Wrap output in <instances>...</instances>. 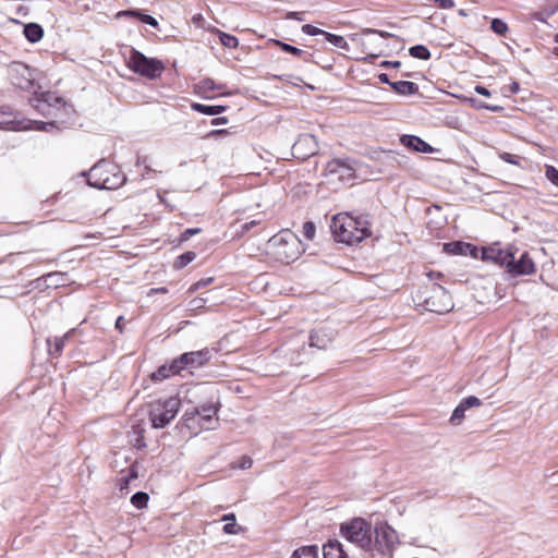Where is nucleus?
Segmentation results:
<instances>
[{
	"label": "nucleus",
	"mask_w": 558,
	"mask_h": 558,
	"mask_svg": "<svg viewBox=\"0 0 558 558\" xmlns=\"http://www.w3.org/2000/svg\"><path fill=\"white\" fill-rule=\"evenodd\" d=\"M254 225H255V221H251V222H248V223H245V225L243 226V229H244V230H248V229H250V227H252V226H254Z\"/></svg>",
	"instance_id": "obj_60"
},
{
	"label": "nucleus",
	"mask_w": 558,
	"mask_h": 558,
	"mask_svg": "<svg viewBox=\"0 0 558 558\" xmlns=\"http://www.w3.org/2000/svg\"><path fill=\"white\" fill-rule=\"evenodd\" d=\"M180 399L170 397L163 401L157 400L150 404L149 418L154 428H163L177 415L180 409Z\"/></svg>",
	"instance_id": "obj_7"
},
{
	"label": "nucleus",
	"mask_w": 558,
	"mask_h": 558,
	"mask_svg": "<svg viewBox=\"0 0 558 558\" xmlns=\"http://www.w3.org/2000/svg\"><path fill=\"white\" fill-rule=\"evenodd\" d=\"M199 231H201V229H198V228H191V229H186V230L182 233L181 239H182L183 241H186V240H189V239H190V236H192V235H194V234L198 233Z\"/></svg>",
	"instance_id": "obj_47"
},
{
	"label": "nucleus",
	"mask_w": 558,
	"mask_h": 558,
	"mask_svg": "<svg viewBox=\"0 0 558 558\" xmlns=\"http://www.w3.org/2000/svg\"><path fill=\"white\" fill-rule=\"evenodd\" d=\"M471 244L460 241L444 244V251L453 255H465L468 252H471Z\"/></svg>",
	"instance_id": "obj_22"
},
{
	"label": "nucleus",
	"mask_w": 558,
	"mask_h": 558,
	"mask_svg": "<svg viewBox=\"0 0 558 558\" xmlns=\"http://www.w3.org/2000/svg\"><path fill=\"white\" fill-rule=\"evenodd\" d=\"M287 17L288 19L298 20V21H302V17L300 16L299 12H289Z\"/></svg>",
	"instance_id": "obj_58"
},
{
	"label": "nucleus",
	"mask_w": 558,
	"mask_h": 558,
	"mask_svg": "<svg viewBox=\"0 0 558 558\" xmlns=\"http://www.w3.org/2000/svg\"><path fill=\"white\" fill-rule=\"evenodd\" d=\"M514 247L508 246L502 248L499 243H495L490 246L483 247L482 258L484 260H492L497 265L505 266L510 265L513 262Z\"/></svg>",
	"instance_id": "obj_13"
},
{
	"label": "nucleus",
	"mask_w": 558,
	"mask_h": 558,
	"mask_svg": "<svg viewBox=\"0 0 558 558\" xmlns=\"http://www.w3.org/2000/svg\"><path fill=\"white\" fill-rule=\"evenodd\" d=\"M290 558H318V547L302 546L295 549Z\"/></svg>",
	"instance_id": "obj_26"
},
{
	"label": "nucleus",
	"mask_w": 558,
	"mask_h": 558,
	"mask_svg": "<svg viewBox=\"0 0 558 558\" xmlns=\"http://www.w3.org/2000/svg\"><path fill=\"white\" fill-rule=\"evenodd\" d=\"M336 337V331L328 327H319L312 330L310 335V347L319 350L327 349Z\"/></svg>",
	"instance_id": "obj_17"
},
{
	"label": "nucleus",
	"mask_w": 558,
	"mask_h": 558,
	"mask_svg": "<svg viewBox=\"0 0 558 558\" xmlns=\"http://www.w3.org/2000/svg\"><path fill=\"white\" fill-rule=\"evenodd\" d=\"M195 257H196V254L194 252H191V251L185 252L177 257L173 266L177 269H182L185 266H187L190 263H192L195 259Z\"/></svg>",
	"instance_id": "obj_28"
},
{
	"label": "nucleus",
	"mask_w": 558,
	"mask_h": 558,
	"mask_svg": "<svg viewBox=\"0 0 558 558\" xmlns=\"http://www.w3.org/2000/svg\"><path fill=\"white\" fill-rule=\"evenodd\" d=\"M252 465H253V460L247 456H243V457H241V459L239 460V462L235 466L241 470H246V469H250Z\"/></svg>",
	"instance_id": "obj_41"
},
{
	"label": "nucleus",
	"mask_w": 558,
	"mask_h": 558,
	"mask_svg": "<svg viewBox=\"0 0 558 558\" xmlns=\"http://www.w3.org/2000/svg\"><path fill=\"white\" fill-rule=\"evenodd\" d=\"M500 158L508 162V163H511V165H518L519 163V160H518V157L512 155V154H509V153H502L500 155Z\"/></svg>",
	"instance_id": "obj_44"
},
{
	"label": "nucleus",
	"mask_w": 558,
	"mask_h": 558,
	"mask_svg": "<svg viewBox=\"0 0 558 558\" xmlns=\"http://www.w3.org/2000/svg\"><path fill=\"white\" fill-rule=\"evenodd\" d=\"M124 476L126 478H129L130 481L137 478L138 474H137L135 466H131L129 473Z\"/></svg>",
	"instance_id": "obj_52"
},
{
	"label": "nucleus",
	"mask_w": 558,
	"mask_h": 558,
	"mask_svg": "<svg viewBox=\"0 0 558 558\" xmlns=\"http://www.w3.org/2000/svg\"><path fill=\"white\" fill-rule=\"evenodd\" d=\"M206 302H207V299H205V298H195L192 301H190L189 305H190V308L194 311V310H199V308L204 307Z\"/></svg>",
	"instance_id": "obj_42"
},
{
	"label": "nucleus",
	"mask_w": 558,
	"mask_h": 558,
	"mask_svg": "<svg viewBox=\"0 0 558 558\" xmlns=\"http://www.w3.org/2000/svg\"><path fill=\"white\" fill-rule=\"evenodd\" d=\"M179 373L180 372L178 369V366H177V363L174 360L169 365H161L160 367H158V369L155 371L150 375V378L154 381H160V380H163V379L170 377L171 375L179 374Z\"/></svg>",
	"instance_id": "obj_20"
},
{
	"label": "nucleus",
	"mask_w": 558,
	"mask_h": 558,
	"mask_svg": "<svg viewBox=\"0 0 558 558\" xmlns=\"http://www.w3.org/2000/svg\"><path fill=\"white\" fill-rule=\"evenodd\" d=\"M130 480L126 478L125 476H122L120 480H119V488L121 492L123 490H128V487H129V484H130Z\"/></svg>",
	"instance_id": "obj_49"
},
{
	"label": "nucleus",
	"mask_w": 558,
	"mask_h": 558,
	"mask_svg": "<svg viewBox=\"0 0 558 558\" xmlns=\"http://www.w3.org/2000/svg\"><path fill=\"white\" fill-rule=\"evenodd\" d=\"M465 407L460 402L459 405L453 410L450 421L453 424H459L464 417Z\"/></svg>",
	"instance_id": "obj_36"
},
{
	"label": "nucleus",
	"mask_w": 558,
	"mask_h": 558,
	"mask_svg": "<svg viewBox=\"0 0 558 558\" xmlns=\"http://www.w3.org/2000/svg\"><path fill=\"white\" fill-rule=\"evenodd\" d=\"M409 53L411 57L421 59V60H428L430 58V52L424 45H416L409 49Z\"/></svg>",
	"instance_id": "obj_27"
},
{
	"label": "nucleus",
	"mask_w": 558,
	"mask_h": 558,
	"mask_svg": "<svg viewBox=\"0 0 558 558\" xmlns=\"http://www.w3.org/2000/svg\"><path fill=\"white\" fill-rule=\"evenodd\" d=\"M151 291L167 292V289L166 288H160V289H153Z\"/></svg>",
	"instance_id": "obj_62"
},
{
	"label": "nucleus",
	"mask_w": 558,
	"mask_h": 558,
	"mask_svg": "<svg viewBox=\"0 0 558 558\" xmlns=\"http://www.w3.org/2000/svg\"><path fill=\"white\" fill-rule=\"evenodd\" d=\"M272 241L277 245L275 255L282 263L289 264L299 257V240L294 234L284 232L272 238Z\"/></svg>",
	"instance_id": "obj_10"
},
{
	"label": "nucleus",
	"mask_w": 558,
	"mask_h": 558,
	"mask_svg": "<svg viewBox=\"0 0 558 558\" xmlns=\"http://www.w3.org/2000/svg\"><path fill=\"white\" fill-rule=\"evenodd\" d=\"M490 28L498 35H505L508 32V25L500 19H494L490 23Z\"/></svg>",
	"instance_id": "obj_35"
},
{
	"label": "nucleus",
	"mask_w": 558,
	"mask_h": 558,
	"mask_svg": "<svg viewBox=\"0 0 558 558\" xmlns=\"http://www.w3.org/2000/svg\"><path fill=\"white\" fill-rule=\"evenodd\" d=\"M227 123H228V119L226 117L214 118L211 120L213 125H220V124H227Z\"/></svg>",
	"instance_id": "obj_53"
},
{
	"label": "nucleus",
	"mask_w": 558,
	"mask_h": 558,
	"mask_svg": "<svg viewBox=\"0 0 558 558\" xmlns=\"http://www.w3.org/2000/svg\"><path fill=\"white\" fill-rule=\"evenodd\" d=\"M515 252L517 248H514L513 255ZM507 270L512 276L532 275L535 271V265L530 255L524 252L518 260L513 257V262H511L510 265H507Z\"/></svg>",
	"instance_id": "obj_16"
},
{
	"label": "nucleus",
	"mask_w": 558,
	"mask_h": 558,
	"mask_svg": "<svg viewBox=\"0 0 558 558\" xmlns=\"http://www.w3.org/2000/svg\"><path fill=\"white\" fill-rule=\"evenodd\" d=\"M218 408L214 403H206L201 407H195L191 411L186 410L183 420L187 428H195L194 422L198 418V426L201 429H214L217 424Z\"/></svg>",
	"instance_id": "obj_8"
},
{
	"label": "nucleus",
	"mask_w": 558,
	"mask_h": 558,
	"mask_svg": "<svg viewBox=\"0 0 558 558\" xmlns=\"http://www.w3.org/2000/svg\"><path fill=\"white\" fill-rule=\"evenodd\" d=\"M330 229L338 242L353 245L371 236L372 231L366 219L354 218L348 214H338L332 218Z\"/></svg>",
	"instance_id": "obj_2"
},
{
	"label": "nucleus",
	"mask_w": 558,
	"mask_h": 558,
	"mask_svg": "<svg viewBox=\"0 0 558 558\" xmlns=\"http://www.w3.org/2000/svg\"><path fill=\"white\" fill-rule=\"evenodd\" d=\"M302 32L306 35H311V36H316V35H324L325 36V31L318 28V27H315L311 24H305L302 26Z\"/></svg>",
	"instance_id": "obj_39"
},
{
	"label": "nucleus",
	"mask_w": 558,
	"mask_h": 558,
	"mask_svg": "<svg viewBox=\"0 0 558 558\" xmlns=\"http://www.w3.org/2000/svg\"><path fill=\"white\" fill-rule=\"evenodd\" d=\"M554 54L558 57V47L554 49Z\"/></svg>",
	"instance_id": "obj_63"
},
{
	"label": "nucleus",
	"mask_w": 558,
	"mask_h": 558,
	"mask_svg": "<svg viewBox=\"0 0 558 558\" xmlns=\"http://www.w3.org/2000/svg\"><path fill=\"white\" fill-rule=\"evenodd\" d=\"M465 409L481 405V400L477 397L470 396L461 401Z\"/></svg>",
	"instance_id": "obj_40"
},
{
	"label": "nucleus",
	"mask_w": 558,
	"mask_h": 558,
	"mask_svg": "<svg viewBox=\"0 0 558 558\" xmlns=\"http://www.w3.org/2000/svg\"><path fill=\"white\" fill-rule=\"evenodd\" d=\"M219 39L222 46L234 49L239 46V39L230 34L219 32Z\"/></svg>",
	"instance_id": "obj_31"
},
{
	"label": "nucleus",
	"mask_w": 558,
	"mask_h": 558,
	"mask_svg": "<svg viewBox=\"0 0 558 558\" xmlns=\"http://www.w3.org/2000/svg\"><path fill=\"white\" fill-rule=\"evenodd\" d=\"M378 78H379V81H380L381 83L389 84V85L391 86V83H392V82H390V81H389V77H388V75H387L386 73H380V74L378 75Z\"/></svg>",
	"instance_id": "obj_56"
},
{
	"label": "nucleus",
	"mask_w": 558,
	"mask_h": 558,
	"mask_svg": "<svg viewBox=\"0 0 558 558\" xmlns=\"http://www.w3.org/2000/svg\"><path fill=\"white\" fill-rule=\"evenodd\" d=\"M318 150V144L312 134H302L292 146V155L299 159H306L315 155Z\"/></svg>",
	"instance_id": "obj_15"
},
{
	"label": "nucleus",
	"mask_w": 558,
	"mask_h": 558,
	"mask_svg": "<svg viewBox=\"0 0 558 558\" xmlns=\"http://www.w3.org/2000/svg\"><path fill=\"white\" fill-rule=\"evenodd\" d=\"M435 3L440 9H451L454 7L453 0H435Z\"/></svg>",
	"instance_id": "obj_45"
},
{
	"label": "nucleus",
	"mask_w": 558,
	"mask_h": 558,
	"mask_svg": "<svg viewBox=\"0 0 558 558\" xmlns=\"http://www.w3.org/2000/svg\"><path fill=\"white\" fill-rule=\"evenodd\" d=\"M277 46H279L284 52H288V53H291V54H294L296 57H303L305 54V52L292 45H289L287 43H283V41H280V40H275L274 41Z\"/></svg>",
	"instance_id": "obj_34"
},
{
	"label": "nucleus",
	"mask_w": 558,
	"mask_h": 558,
	"mask_svg": "<svg viewBox=\"0 0 558 558\" xmlns=\"http://www.w3.org/2000/svg\"><path fill=\"white\" fill-rule=\"evenodd\" d=\"M324 558H348L342 545L338 541H329L323 547Z\"/></svg>",
	"instance_id": "obj_19"
},
{
	"label": "nucleus",
	"mask_w": 558,
	"mask_h": 558,
	"mask_svg": "<svg viewBox=\"0 0 558 558\" xmlns=\"http://www.w3.org/2000/svg\"><path fill=\"white\" fill-rule=\"evenodd\" d=\"M125 180L119 167L106 160L96 163L87 173L88 184L100 190H116L122 186Z\"/></svg>",
	"instance_id": "obj_3"
},
{
	"label": "nucleus",
	"mask_w": 558,
	"mask_h": 558,
	"mask_svg": "<svg viewBox=\"0 0 558 558\" xmlns=\"http://www.w3.org/2000/svg\"><path fill=\"white\" fill-rule=\"evenodd\" d=\"M356 162L350 158H335L327 162L324 175L330 181L337 179L342 183H349L355 177Z\"/></svg>",
	"instance_id": "obj_9"
},
{
	"label": "nucleus",
	"mask_w": 558,
	"mask_h": 558,
	"mask_svg": "<svg viewBox=\"0 0 558 558\" xmlns=\"http://www.w3.org/2000/svg\"><path fill=\"white\" fill-rule=\"evenodd\" d=\"M554 40H555V43L558 44V33L555 35Z\"/></svg>",
	"instance_id": "obj_64"
},
{
	"label": "nucleus",
	"mask_w": 558,
	"mask_h": 558,
	"mask_svg": "<svg viewBox=\"0 0 558 558\" xmlns=\"http://www.w3.org/2000/svg\"><path fill=\"white\" fill-rule=\"evenodd\" d=\"M223 532L227 533V534H236L238 533V530H236V524H235V521H232L230 523H226L225 526H223Z\"/></svg>",
	"instance_id": "obj_46"
},
{
	"label": "nucleus",
	"mask_w": 558,
	"mask_h": 558,
	"mask_svg": "<svg viewBox=\"0 0 558 558\" xmlns=\"http://www.w3.org/2000/svg\"><path fill=\"white\" fill-rule=\"evenodd\" d=\"M375 538L371 551H378L381 555L390 553L393 547L397 535L396 532L386 523L377 524L374 529Z\"/></svg>",
	"instance_id": "obj_12"
},
{
	"label": "nucleus",
	"mask_w": 558,
	"mask_h": 558,
	"mask_svg": "<svg viewBox=\"0 0 558 558\" xmlns=\"http://www.w3.org/2000/svg\"><path fill=\"white\" fill-rule=\"evenodd\" d=\"M391 88L400 95H414L418 92V86L414 82L398 81L391 83Z\"/></svg>",
	"instance_id": "obj_21"
},
{
	"label": "nucleus",
	"mask_w": 558,
	"mask_h": 558,
	"mask_svg": "<svg viewBox=\"0 0 558 558\" xmlns=\"http://www.w3.org/2000/svg\"><path fill=\"white\" fill-rule=\"evenodd\" d=\"M24 35L31 43H37L43 38L44 29L39 24L29 23L24 26Z\"/></svg>",
	"instance_id": "obj_24"
},
{
	"label": "nucleus",
	"mask_w": 558,
	"mask_h": 558,
	"mask_svg": "<svg viewBox=\"0 0 558 558\" xmlns=\"http://www.w3.org/2000/svg\"><path fill=\"white\" fill-rule=\"evenodd\" d=\"M416 299L426 311L436 314H446L453 308L451 296L444 287L437 283L418 292Z\"/></svg>",
	"instance_id": "obj_5"
},
{
	"label": "nucleus",
	"mask_w": 558,
	"mask_h": 558,
	"mask_svg": "<svg viewBox=\"0 0 558 558\" xmlns=\"http://www.w3.org/2000/svg\"><path fill=\"white\" fill-rule=\"evenodd\" d=\"M325 38L328 43H330L332 46H335L337 48L344 49V50L349 49V45H348L347 40L340 35H335V34L326 32Z\"/></svg>",
	"instance_id": "obj_29"
},
{
	"label": "nucleus",
	"mask_w": 558,
	"mask_h": 558,
	"mask_svg": "<svg viewBox=\"0 0 558 558\" xmlns=\"http://www.w3.org/2000/svg\"><path fill=\"white\" fill-rule=\"evenodd\" d=\"M383 66H392V68H398L400 66V61H384L381 63Z\"/></svg>",
	"instance_id": "obj_57"
},
{
	"label": "nucleus",
	"mask_w": 558,
	"mask_h": 558,
	"mask_svg": "<svg viewBox=\"0 0 558 558\" xmlns=\"http://www.w3.org/2000/svg\"><path fill=\"white\" fill-rule=\"evenodd\" d=\"M210 359V351L207 349L187 352L175 360L179 372L183 369H194L203 366Z\"/></svg>",
	"instance_id": "obj_14"
},
{
	"label": "nucleus",
	"mask_w": 558,
	"mask_h": 558,
	"mask_svg": "<svg viewBox=\"0 0 558 558\" xmlns=\"http://www.w3.org/2000/svg\"><path fill=\"white\" fill-rule=\"evenodd\" d=\"M34 70L22 62H12L8 66V76L12 85L23 90H31L35 84Z\"/></svg>",
	"instance_id": "obj_11"
},
{
	"label": "nucleus",
	"mask_w": 558,
	"mask_h": 558,
	"mask_svg": "<svg viewBox=\"0 0 558 558\" xmlns=\"http://www.w3.org/2000/svg\"><path fill=\"white\" fill-rule=\"evenodd\" d=\"M120 14H124V15H138L143 23H145L147 25H150V26H154V27H156L158 25L157 20L154 16H151V15L140 14V13H137L135 11H131V10L123 11Z\"/></svg>",
	"instance_id": "obj_33"
},
{
	"label": "nucleus",
	"mask_w": 558,
	"mask_h": 558,
	"mask_svg": "<svg viewBox=\"0 0 558 558\" xmlns=\"http://www.w3.org/2000/svg\"><path fill=\"white\" fill-rule=\"evenodd\" d=\"M477 108H481V109H487V110H490L493 112H497L501 109V107H498V106H489L487 104H484V102H478L476 105Z\"/></svg>",
	"instance_id": "obj_48"
},
{
	"label": "nucleus",
	"mask_w": 558,
	"mask_h": 558,
	"mask_svg": "<svg viewBox=\"0 0 558 558\" xmlns=\"http://www.w3.org/2000/svg\"><path fill=\"white\" fill-rule=\"evenodd\" d=\"M545 175L549 182L558 186V170L554 166H546Z\"/></svg>",
	"instance_id": "obj_37"
},
{
	"label": "nucleus",
	"mask_w": 558,
	"mask_h": 558,
	"mask_svg": "<svg viewBox=\"0 0 558 558\" xmlns=\"http://www.w3.org/2000/svg\"><path fill=\"white\" fill-rule=\"evenodd\" d=\"M198 87L204 93L207 92H214V90H220L222 88V85H217L214 80L211 78H204L198 83Z\"/></svg>",
	"instance_id": "obj_32"
},
{
	"label": "nucleus",
	"mask_w": 558,
	"mask_h": 558,
	"mask_svg": "<svg viewBox=\"0 0 558 558\" xmlns=\"http://www.w3.org/2000/svg\"><path fill=\"white\" fill-rule=\"evenodd\" d=\"M73 331L74 330L72 329L69 332H66L64 336L54 338L53 347H51V342H50V340H48L47 342H48V347H49V349H48L49 354L52 356H59L62 353V350H63L68 339L72 336Z\"/></svg>",
	"instance_id": "obj_23"
},
{
	"label": "nucleus",
	"mask_w": 558,
	"mask_h": 558,
	"mask_svg": "<svg viewBox=\"0 0 558 558\" xmlns=\"http://www.w3.org/2000/svg\"><path fill=\"white\" fill-rule=\"evenodd\" d=\"M123 316H119L118 319L116 320V328L122 332L123 331V328H124V323H123Z\"/></svg>",
	"instance_id": "obj_55"
},
{
	"label": "nucleus",
	"mask_w": 558,
	"mask_h": 558,
	"mask_svg": "<svg viewBox=\"0 0 558 558\" xmlns=\"http://www.w3.org/2000/svg\"><path fill=\"white\" fill-rule=\"evenodd\" d=\"M315 231H316V228L312 221H306L303 225V235L305 239H307L310 241L313 240L315 236Z\"/></svg>",
	"instance_id": "obj_38"
},
{
	"label": "nucleus",
	"mask_w": 558,
	"mask_h": 558,
	"mask_svg": "<svg viewBox=\"0 0 558 558\" xmlns=\"http://www.w3.org/2000/svg\"><path fill=\"white\" fill-rule=\"evenodd\" d=\"M221 133H226L225 130H215L211 132V134H221Z\"/></svg>",
	"instance_id": "obj_61"
},
{
	"label": "nucleus",
	"mask_w": 558,
	"mask_h": 558,
	"mask_svg": "<svg viewBox=\"0 0 558 558\" xmlns=\"http://www.w3.org/2000/svg\"><path fill=\"white\" fill-rule=\"evenodd\" d=\"M126 65L134 73L149 80H156L165 71V64L156 58H148L141 51L132 48L126 61Z\"/></svg>",
	"instance_id": "obj_6"
},
{
	"label": "nucleus",
	"mask_w": 558,
	"mask_h": 558,
	"mask_svg": "<svg viewBox=\"0 0 558 558\" xmlns=\"http://www.w3.org/2000/svg\"><path fill=\"white\" fill-rule=\"evenodd\" d=\"M341 535L350 543L356 545L365 551L373 548L372 525L362 518H354L344 522L340 526Z\"/></svg>",
	"instance_id": "obj_4"
},
{
	"label": "nucleus",
	"mask_w": 558,
	"mask_h": 558,
	"mask_svg": "<svg viewBox=\"0 0 558 558\" xmlns=\"http://www.w3.org/2000/svg\"><path fill=\"white\" fill-rule=\"evenodd\" d=\"M365 34H377L381 37H389L390 34L387 33V32H384V31H377V29H371V28H367L364 31Z\"/></svg>",
	"instance_id": "obj_50"
},
{
	"label": "nucleus",
	"mask_w": 558,
	"mask_h": 558,
	"mask_svg": "<svg viewBox=\"0 0 558 558\" xmlns=\"http://www.w3.org/2000/svg\"><path fill=\"white\" fill-rule=\"evenodd\" d=\"M31 105L43 116L54 118L52 121H32L26 129L51 132L53 129L66 128L74 121V109L54 93L35 94L29 99Z\"/></svg>",
	"instance_id": "obj_1"
},
{
	"label": "nucleus",
	"mask_w": 558,
	"mask_h": 558,
	"mask_svg": "<svg viewBox=\"0 0 558 558\" xmlns=\"http://www.w3.org/2000/svg\"><path fill=\"white\" fill-rule=\"evenodd\" d=\"M223 521H235V515L233 513L225 514L222 518Z\"/></svg>",
	"instance_id": "obj_59"
},
{
	"label": "nucleus",
	"mask_w": 558,
	"mask_h": 558,
	"mask_svg": "<svg viewBox=\"0 0 558 558\" xmlns=\"http://www.w3.org/2000/svg\"><path fill=\"white\" fill-rule=\"evenodd\" d=\"M191 108L194 110V111H197L199 113H203V114H206V116H217L221 112H223L226 110V106H208V105H203V104H198V102H193L191 105Z\"/></svg>",
	"instance_id": "obj_25"
},
{
	"label": "nucleus",
	"mask_w": 558,
	"mask_h": 558,
	"mask_svg": "<svg viewBox=\"0 0 558 558\" xmlns=\"http://www.w3.org/2000/svg\"><path fill=\"white\" fill-rule=\"evenodd\" d=\"M509 90L511 94H518L519 90H520V85L518 82H512L510 85H509Z\"/></svg>",
	"instance_id": "obj_54"
},
{
	"label": "nucleus",
	"mask_w": 558,
	"mask_h": 558,
	"mask_svg": "<svg viewBox=\"0 0 558 558\" xmlns=\"http://www.w3.org/2000/svg\"><path fill=\"white\" fill-rule=\"evenodd\" d=\"M211 282H213V278L202 279V280L195 282L194 284H192L191 288H190V291L191 292H195L198 289L210 284Z\"/></svg>",
	"instance_id": "obj_43"
},
{
	"label": "nucleus",
	"mask_w": 558,
	"mask_h": 558,
	"mask_svg": "<svg viewBox=\"0 0 558 558\" xmlns=\"http://www.w3.org/2000/svg\"><path fill=\"white\" fill-rule=\"evenodd\" d=\"M148 500L149 496L147 493L144 492H137L131 497V504L137 509L145 508L147 506Z\"/></svg>",
	"instance_id": "obj_30"
},
{
	"label": "nucleus",
	"mask_w": 558,
	"mask_h": 558,
	"mask_svg": "<svg viewBox=\"0 0 558 558\" xmlns=\"http://www.w3.org/2000/svg\"><path fill=\"white\" fill-rule=\"evenodd\" d=\"M400 143L414 151L424 154H429L434 151V148L428 143H426L421 137L415 135H402L400 137Z\"/></svg>",
	"instance_id": "obj_18"
},
{
	"label": "nucleus",
	"mask_w": 558,
	"mask_h": 558,
	"mask_svg": "<svg viewBox=\"0 0 558 558\" xmlns=\"http://www.w3.org/2000/svg\"><path fill=\"white\" fill-rule=\"evenodd\" d=\"M475 92L477 94L486 96V97L490 96V92L484 86H480V85L475 86Z\"/></svg>",
	"instance_id": "obj_51"
}]
</instances>
